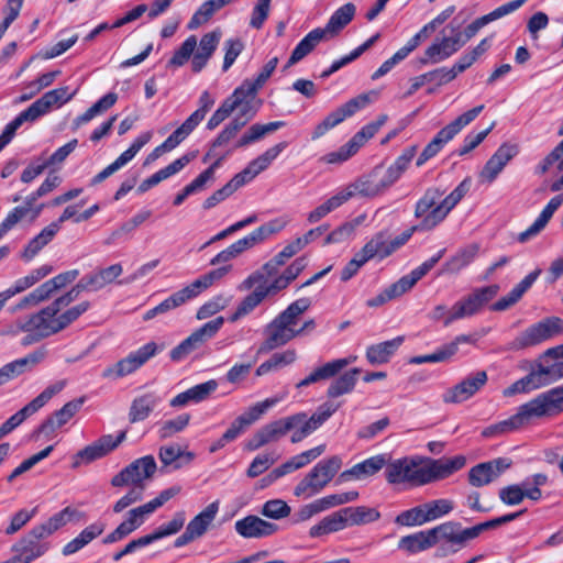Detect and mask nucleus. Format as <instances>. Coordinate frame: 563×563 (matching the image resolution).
<instances>
[{"label": "nucleus", "mask_w": 563, "mask_h": 563, "mask_svg": "<svg viewBox=\"0 0 563 563\" xmlns=\"http://www.w3.org/2000/svg\"><path fill=\"white\" fill-rule=\"evenodd\" d=\"M470 189V181L464 179L445 198L440 200L444 191L438 187L428 188L416 202L415 218L419 223L405 230L394 239H389L393 252L405 245L417 231H430L439 225L450 211L462 200Z\"/></svg>", "instance_id": "nucleus-1"}, {"label": "nucleus", "mask_w": 563, "mask_h": 563, "mask_svg": "<svg viewBox=\"0 0 563 563\" xmlns=\"http://www.w3.org/2000/svg\"><path fill=\"white\" fill-rule=\"evenodd\" d=\"M563 329V320L558 317H551L537 322L525 331L519 333L514 340L507 343V351H521L531 346H536L555 334L560 333Z\"/></svg>", "instance_id": "nucleus-8"}, {"label": "nucleus", "mask_w": 563, "mask_h": 563, "mask_svg": "<svg viewBox=\"0 0 563 563\" xmlns=\"http://www.w3.org/2000/svg\"><path fill=\"white\" fill-rule=\"evenodd\" d=\"M65 380L56 382L55 384L46 387L38 396H36L32 401L12 415L8 420H5L1 426V431L4 432L5 435L11 433L15 428H18L26 418L31 417L35 412H37L41 408H43L56 394L62 391L65 387Z\"/></svg>", "instance_id": "nucleus-18"}, {"label": "nucleus", "mask_w": 563, "mask_h": 563, "mask_svg": "<svg viewBox=\"0 0 563 563\" xmlns=\"http://www.w3.org/2000/svg\"><path fill=\"white\" fill-rule=\"evenodd\" d=\"M159 398L154 393H147L133 399L129 420L131 423L145 420L158 405Z\"/></svg>", "instance_id": "nucleus-46"}, {"label": "nucleus", "mask_w": 563, "mask_h": 563, "mask_svg": "<svg viewBox=\"0 0 563 563\" xmlns=\"http://www.w3.org/2000/svg\"><path fill=\"white\" fill-rule=\"evenodd\" d=\"M466 464L464 455L442 459H424L422 462L423 485L448 478Z\"/></svg>", "instance_id": "nucleus-19"}, {"label": "nucleus", "mask_w": 563, "mask_h": 563, "mask_svg": "<svg viewBox=\"0 0 563 563\" xmlns=\"http://www.w3.org/2000/svg\"><path fill=\"white\" fill-rule=\"evenodd\" d=\"M541 269L537 268L528 274L519 284H517L506 296L498 299L490 307L494 311H504L516 305L523 294L533 285L540 276Z\"/></svg>", "instance_id": "nucleus-33"}, {"label": "nucleus", "mask_w": 563, "mask_h": 563, "mask_svg": "<svg viewBox=\"0 0 563 563\" xmlns=\"http://www.w3.org/2000/svg\"><path fill=\"white\" fill-rule=\"evenodd\" d=\"M230 271V266L219 267L217 269L210 271L209 273L200 276L191 284L178 290L184 302L197 297L203 290L208 289L216 280L221 279L224 275Z\"/></svg>", "instance_id": "nucleus-34"}, {"label": "nucleus", "mask_w": 563, "mask_h": 563, "mask_svg": "<svg viewBox=\"0 0 563 563\" xmlns=\"http://www.w3.org/2000/svg\"><path fill=\"white\" fill-rule=\"evenodd\" d=\"M267 298L266 292L262 287L253 289L242 301L238 305L236 310L229 317L230 322H236L241 318L250 314Z\"/></svg>", "instance_id": "nucleus-56"}, {"label": "nucleus", "mask_w": 563, "mask_h": 563, "mask_svg": "<svg viewBox=\"0 0 563 563\" xmlns=\"http://www.w3.org/2000/svg\"><path fill=\"white\" fill-rule=\"evenodd\" d=\"M123 272L121 264H113L106 268H99L82 277L88 292L99 291L107 285L113 283Z\"/></svg>", "instance_id": "nucleus-37"}, {"label": "nucleus", "mask_w": 563, "mask_h": 563, "mask_svg": "<svg viewBox=\"0 0 563 563\" xmlns=\"http://www.w3.org/2000/svg\"><path fill=\"white\" fill-rule=\"evenodd\" d=\"M46 537L40 533L36 527H33L32 530L12 548V551L15 553L13 556L16 562L31 563L44 555L49 549V543L44 541Z\"/></svg>", "instance_id": "nucleus-20"}, {"label": "nucleus", "mask_w": 563, "mask_h": 563, "mask_svg": "<svg viewBox=\"0 0 563 563\" xmlns=\"http://www.w3.org/2000/svg\"><path fill=\"white\" fill-rule=\"evenodd\" d=\"M76 516H80V514L71 508L65 507L57 514L53 515L46 522L35 526L40 533H43L46 538L53 534L56 530L64 527L68 521H70Z\"/></svg>", "instance_id": "nucleus-57"}, {"label": "nucleus", "mask_w": 563, "mask_h": 563, "mask_svg": "<svg viewBox=\"0 0 563 563\" xmlns=\"http://www.w3.org/2000/svg\"><path fill=\"white\" fill-rule=\"evenodd\" d=\"M238 534L245 539H261L274 534L278 527L255 515H249L234 523Z\"/></svg>", "instance_id": "nucleus-26"}, {"label": "nucleus", "mask_w": 563, "mask_h": 563, "mask_svg": "<svg viewBox=\"0 0 563 563\" xmlns=\"http://www.w3.org/2000/svg\"><path fill=\"white\" fill-rule=\"evenodd\" d=\"M499 286L496 284L476 288L468 296L462 298L452 306L450 313L444 320V327L450 325L456 320L478 313L486 303L497 296Z\"/></svg>", "instance_id": "nucleus-9"}, {"label": "nucleus", "mask_w": 563, "mask_h": 563, "mask_svg": "<svg viewBox=\"0 0 563 563\" xmlns=\"http://www.w3.org/2000/svg\"><path fill=\"white\" fill-rule=\"evenodd\" d=\"M371 101L372 99L369 93H362L350 99L347 102L330 112L323 121L316 125L311 134V139L318 140L323 136L329 130L343 122L346 118L352 117L357 111L364 109L371 103Z\"/></svg>", "instance_id": "nucleus-17"}, {"label": "nucleus", "mask_w": 563, "mask_h": 563, "mask_svg": "<svg viewBox=\"0 0 563 563\" xmlns=\"http://www.w3.org/2000/svg\"><path fill=\"white\" fill-rule=\"evenodd\" d=\"M159 460L165 465H173L174 468L181 467L180 459H185L186 463H190L195 459L192 452H184L177 445H166L159 449Z\"/></svg>", "instance_id": "nucleus-64"}, {"label": "nucleus", "mask_w": 563, "mask_h": 563, "mask_svg": "<svg viewBox=\"0 0 563 563\" xmlns=\"http://www.w3.org/2000/svg\"><path fill=\"white\" fill-rule=\"evenodd\" d=\"M351 358H335L321 366L316 367L309 375L296 384V388L301 389L312 384L334 378L343 368L351 364Z\"/></svg>", "instance_id": "nucleus-30"}, {"label": "nucleus", "mask_w": 563, "mask_h": 563, "mask_svg": "<svg viewBox=\"0 0 563 563\" xmlns=\"http://www.w3.org/2000/svg\"><path fill=\"white\" fill-rule=\"evenodd\" d=\"M405 336L399 335L391 340L372 344L366 350V360L372 365L387 363L404 343Z\"/></svg>", "instance_id": "nucleus-38"}, {"label": "nucleus", "mask_w": 563, "mask_h": 563, "mask_svg": "<svg viewBox=\"0 0 563 563\" xmlns=\"http://www.w3.org/2000/svg\"><path fill=\"white\" fill-rule=\"evenodd\" d=\"M37 316H38V312L32 313L26 317L19 318L14 322L15 329H13L11 331L12 334H16L19 332L27 333L22 340L23 345H29L31 343L38 342V341L52 335V334L44 335V331L41 330L40 328H37V322L34 321V319H36Z\"/></svg>", "instance_id": "nucleus-45"}, {"label": "nucleus", "mask_w": 563, "mask_h": 563, "mask_svg": "<svg viewBox=\"0 0 563 563\" xmlns=\"http://www.w3.org/2000/svg\"><path fill=\"white\" fill-rule=\"evenodd\" d=\"M104 528L106 525L102 522H93L89 525L75 539L64 545L62 551L63 554L70 555L78 552L93 539L99 537L104 531Z\"/></svg>", "instance_id": "nucleus-49"}, {"label": "nucleus", "mask_w": 563, "mask_h": 563, "mask_svg": "<svg viewBox=\"0 0 563 563\" xmlns=\"http://www.w3.org/2000/svg\"><path fill=\"white\" fill-rule=\"evenodd\" d=\"M156 467L152 455L136 459L112 477L111 485L114 487L144 486V482L154 475Z\"/></svg>", "instance_id": "nucleus-16"}, {"label": "nucleus", "mask_w": 563, "mask_h": 563, "mask_svg": "<svg viewBox=\"0 0 563 563\" xmlns=\"http://www.w3.org/2000/svg\"><path fill=\"white\" fill-rule=\"evenodd\" d=\"M78 276V269H70L56 275L23 297L15 306L11 308V312H16L24 308L32 307L47 300L55 291L73 283L77 279Z\"/></svg>", "instance_id": "nucleus-15"}, {"label": "nucleus", "mask_w": 563, "mask_h": 563, "mask_svg": "<svg viewBox=\"0 0 563 563\" xmlns=\"http://www.w3.org/2000/svg\"><path fill=\"white\" fill-rule=\"evenodd\" d=\"M454 55L446 36L437 37L431 45H429L423 55L419 57V64L432 65L441 63Z\"/></svg>", "instance_id": "nucleus-47"}, {"label": "nucleus", "mask_w": 563, "mask_h": 563, "mask_svg": "<svg viewBox=\"0 0 563 563\" xmlns=\"http://www.w3.org/2000/svg\"><path fill=\"white\" fill-rule=\"evenodd\" d=\"M347 527L346 518L343 515V508L323 517L317 525L309 530L311 538H319L329 533L338 532Z\"/></svg>", "instance_id": "nucleus-43"}, {"label": "nucleus", "mask_w": 563, "mask_h": 563, "mask_svg": "<svg viewBox=\"0 0 563 563\" xmlns=\"http://www.w3.org/2000/svg\"><path fill=\"white\" fill-rule=\"evenodd\" d=\"M89 307L90 303L88 301H82L64 312H60L64 307H58L54 313L49 311V313L46 314L45 312L48 310L47 306L38 311V316L34 321L37 322V328L44 331V335L56 334L76 321Z\"/></svg>", "instance_id": "nucleus-12"}, {"label": "nucleus", "mask_w": 563, "mask_h": 563, "mask_svg": "<svg viewBox=\"0 0 563 563\" xmlns=\"http://www.w3.org/2000/svg\"><path fill=\"white\" fill-rule=\"evenodd\" d=\"M417 153V145L409 146L396 158V161L387 168L385 177L387 181L394 185L408 168Z\"/></svg>", "instance_id": "nucleus-58"}, {"label": "nucleus", "mask_w": 563, "mask_h": 563, "mask_svg": "<svg viewBox=\"0 0 563 563\" xmlns=\"http://www.w3.org/2000/svg\"><path fill=\"white\" fill-rule=\"evenodd\" d=\"M247 123V119L234 118L228 123L223 130L218 134V136L212 141L209 151L207 152L203 161L211 158V156L217 155V150L219 147L225 146L231 140H233L238 133L241 131L243 126Z\"/></svg>", "instance_id": "nucleus-48"}, {"label": "nucleus", "mask_w": 563, "mask_h": 563, "mask_svg": "<svg viewBox=\"0 0 563 563\" xmlns=\"http://www.w3.org/2000/svg\"><path fill=\"white\" fill-rule=\"evenodd\" d=\"M340 404H332L330 401L320 405L311 417H308L306 412H297L288 416V418H296L300 421L296 422V426L291 428V443H299L317 429H319L336 410L340 408Z\"/></svg>", "instance_id": "nucleus-14"}, {"label": "nucleus", "mask_w": 563, "mask_h": 563, "mask_svg": "<svg viewBox=\"0 0 563 563\" xmlns=\"http://www.w3.org/2000/svg\"><path fill=\"white\" fill-rule=\"evenodd\" d=\"M499 499L507 506H516L523 501L525 498H528L533 501H538L542 497V492L534 489H530L527 492H522L520 485L512 484L503 487L498 493Z\"/></svg>", "instance_id": "nucleus-51"}, {"label": "nucleus", "mask_w": 563, "mask_h": 563, "mask_svg": "<svg viewBox=\"0 0 563 563\" xmlns=\"http://www.w3.org/2000/svg\"><path fill=\"white\" fill-rule=\"evenodd\" d=\"M298 421L299 420L296 418L285 417L265 424L247 441L246 449L255 451L269 442L277 441L290 432L291 428L296 426V422L298 423Z\"/></svg>", "instance_id": "nucleus-21"}, {"label": "nucleus", "mask_w": 563, "mask_h": 563, "mask_svg": "<svg viewBox=\"0 0 563 563\" xmlns=\"http://www.w3.org/2000/svg\"><path fill=\"white\" fill-rule=\"evenodd\" d=\"M510 466L507 459H496L473 466L468 472V482L474 487H482L495 481Z\"/></svg>", "instance_id": "nucleus-24"}, {"label": "nucleus", "mask_w": 563, "mask_h": 563, "mask_svg": "<svg viewBox=\"0 0 563 563\" xmlns=\"http://www.w3.org/2000/svg\"><path fill=\"white\" fill-rule=\"evenodd\" d=\"M58 233V223H49L36 236L29 241L21 252V260L31 262Z\"/></svg>", "instance_id": "nucleus-39"}, {"label": "nucleus", "mask_w": 563, "mask_h": 563, "mask_svg": "<svg viewBox=\"0 0 563 563\" xmlns=\"http://www.w3.org/2000/svg\"><path fill=\"white\" fill-rule=\"evenodd\" d=\"M478 251L479 246L477 244H470L461 249L445 263L443 271L450 274H457L475 260Z\"/></svg>", "instance_id": "nucleus-54"}, {"label": "nucleus", "mask_w": 563, "mask_h": 563, "mask_svg": "<svg viewBox=\"0 0 563 563\" xmlns=\"http://www.w3.org/2000/svg\"><path fill=\"white\" fill-rule=\"evenodd\" d=\"M224 318L220 316L196 329L189 336L170 350V360L178 363L187 358L192 352L199 350L207 341L212 339L222 328Z\"/></svg>", "instance_id": "nucleus-10"}, {"label": "nucleus", "mask_w": 563, "mask_h": 563, "mask_svg": "<svg viewBox=\"0 0 563 563\" xmlns=\"http://www.w3.org/2000/svg\"><path fill=\"white\" fill-rule=\"evenodd\" d=\"M45 356L46 350L41 347L22 358H18L3 365L0 368V386L24 373L27 366H34L41 363Z\"/></svg>", "instance_id": "nucleus-31"}, {"label": "nucleus", "mask_w": 563, "mask_h": 563, "mask_svg": "<svg viewBox=\"0 0 563 563\" xmlns=\"http://www.w3.org/2000/svg\"><path fill=\"white\" fill-rule=\"evenodd\" d=\"M434 545V536L431 530L419 531L409 536H405L399 540L398 547L408 553H418Z\"/></svg>", "instance_id": "nucleus-53"}, {"label": "nucleus", "mask_w": 563, "mask_h": 563, "mask_svg": "<svg viewBox=\"0 0 563 563\" xmlns=\"http://www.w3.org/2000/svg\"><path fill=\"white\" fill-rule=\"evenodd\" d=\"M278 65V57L271 58L258 73L253 81L245 80L236 89L243 90V97L245 95H256L257 90L262 88L268 78L272 76Z\"/></svg>", "instance_id": "nucleus-61"}, {"label": "nucleus", "mask_w": 563, "mask_h": 563, "mask_svg": "<svg viewBox=\"0 0 563 563\" xmlns=\"http://www.w3.org/2000/svg\"><path fill=\"white\" fill-rule=\"evenodd\" d=\"M285 125L284 121H274L266 124H252L238 140L234 148L246 147L247 145L262 140L266 134L273 133Z\"/></svg>", "instance_id": "nucleus-50"}, {"label": "nucleus", "mask_w": 563, "mask_h": 563, "mask_svg": "<svg viewBox=\"0 0 563 563\" xmlns=\"http://www.w3.org/2000/svg\"><path fill=\"white\" fill-rule=\"evenodd\" d=\"M324 31L321 27L313 29L310 31L294 48L286 67H290L302 58H305L308 54H310L316 46L325 40Z\"/></svg>", "instance_id": "nucleus-41"}, {"label": "nucleus", "mask_w": 563, "mask_h": 563, "mask_svg": "<svg viewBox=\"0 0 563 563\" xmlns=\"http://www.w3.org/2000/svg\"><path fill=\"white\" fill-rule=\"evenodd\" d=\"M230 271V266L219 267L217 269L210 271L209 273L200 276L191 284L178 290L184 302L197 297L203 290L208 289L216 280L221 279L224 275Z\"/></svg>", "instance_id": "nucleus-35"}, {"label": "nucleus", "mask_w": 563, "mask_h": 563, "mask_svg": "<svg viewBox=\"0 0 563 563\" xmlns=\"http://www.w3.org/2000/svg\"><path fill=\"white\" fill-rule=\"evenodd\" d=\"M389 456L387 454H377L355 464L353 467L343 471L340 474L341 482L351 479H363L378 473L383 467L387 466Z\"/></svg>", "instance_id": "nucleus-29"}, {"label": "nucleus", "mask_w": 563, "mask_h": 563, "mask_svg": "<svg viewBox=\"0 0 563 563\" xmlns=\"http://www.w3.org/2000/svg\"><path fill=\"white\" fill-rule=\"evenodd\" d=\"M343 515L346 518L347 527L371 523L380 518V512L377 509L366 506L345 507Z\"/></svg>", "instance_id": "nucleus-55"}, {"label": "nucleus", "mask_w": 563, "mask_h": 563, "mask_svg": "<svg viewBox=\"0 0 563 563\" xmlns=\"http://www.w3.org/2000/svg\"><path fill=\"white\" fill-rule=\"evenodd\" d=\"M422 459L401 457L387 462L385 470L386 481L389 484H404L410 486H423Z\"/></svg>", "instance_id": "nucleus-13"}, {"label": "nucleus", "mask_w": 563, "mask_h": 563, "mask_svg": "<svg viewBox=\"0 0 563 563\" xmlns=\"http://www.w3.org/2000/svg\"><path fill=\"white\" fill-rule=\"evenodd\" d=\"M82 404L84 398L66 402L59 410L55 411L51 417L43 421L36 432L45 434L46 437H52L57 429L66 424L76 415Z\"/></svg>", "instance_id": "nucleus-28"}, {"label": "nucleus", "mask_w": 563, "mask_h": 563, "mask_svg": "<svg viewBox=\"0 0 563 563\" xmlns=\"http://www.w3.org/2000/svg\"><path fill=\"white\" fill-rule=\"evenodd\" d=\"M164 345L161 347L153 341L147 342L146 344L139 347L136 351L131 352L126 357L118 361L115 364L107 367L102 372L103 378L109 379H119L124 376H128L135 371H137L141 366H143L150 358L154 357L158 351L163 350Z\"/></svg>", "instance_id": "nucleus-11"}, {"label": "nucleus", "mask_w": 563, "mask_h": 563, "mask_svg": "<svg viewBox=\"0 0 563 563\" xmlns=\"http://www.w3.org/2000/svg\"><path fill=\"white\" fill-rule=\"evenodd\" d=\"M221 33L212 31L206 33L199 42L198 48L191 58L192 71L199 73L207 65L208 60L214 53L220 42Z\"/></svg>", "instance_id": "nucleus-32"}, {"label": "nucleus", "mask_w": 563, "mask_h": 563, "mask_svg": "<svg viewBox=\"0 0 563 563\" xmlns=\"http://www.w3.org/2000/svg\"><path fill=\"white\" fill-rule=\"evenodd\" d=\"M444 250H440L434 256L423 262L421 265L412 269L408 275L402 276L396 283L391 284L377 296L368 299L366 306L377 308L391 299L398 298L409 291L424 275H427L434 265L442 258Z\"/></svg>", "instance_id": "nucleus-6"}, {"label": "nucleus", "mask_w": 563, "mask_h": 563, "mask_svg": "<svg viewBox=\"0 0 563 563\" xmlns=\"http://www.w3.org/2000/svg\"><path fill=\"white\" fill-rule=\"evenodd\" d=\"M360 252L361 256H364L367 261L373 258L384 260L390 256L394 252L390 245L388 232L383 230L375 233L360 250Z\"/></svg>", "instance_id": "nucleus-36"}, {"label": "nucleus", "mask_w": 563, "mask_h": 563, "mask_svg": "<svg viewBox=\"0 0 563 563\" xmlns=\"http://www.w3.org/2000/svg\"><path fill=\"white\" fill-rule=\"evenodd\" d=\"M283 229V224H280L277 220L271 221L268 223H265L257 229H255L252 233L249 235L240 239L242 243L244 244V247L246 250L251 249L257 243L263 242L266 240L269 235L277 233Z\"/></svg>", "instance_id": "nucleus-63"}, {"label": "nucleus", "mask_w": 563, "mask_h": 563, "mask_svg": "<svg viewBox=\"0 0 563 563\" xmlns=\"http://www.w3.org/2000/svg\"><path fill=\"white\" fill-rule=\"evenodd\" d=\"M125 439V432H120L117 437L112 434L102 435L99 440L90 445L85 446L76 454V459L86 463L93 462L103 457L113 451Z\"/></svg>", "instance_id": "nucleus-27"}, {"label": "nucleus", "mask_w": 563, "mask_h": 563, "mask_svg": "<svg viewBox=\"0 0 563 563\" xmlns=\"http://www.w3.org/2000/svg\"><path fill=\"white\" fill-rule=\"evenodd\" d=\"M487 379L485 371H477L448 389L442 396L443 401L446 404L463 402L474 396L487 383Z\"/></svg>", "instance_id": "nucleus-23"}, {"label": "nucleus", "mask_w": 563, "mask_h": 563, "mask_svg": "<svg viewBox=\"0 0 563 563\" xmlns=\"http://www.w3.org/2000/svg\"><path fill=\"white\" fill-rule=\"evenodd\" d=\"M185 521H186L185 512L177 511L174 514L170 521L161 525L153 532H151L146 536L150 539L151 543H153L157 540H161L163 538L174 536L183 529Z\"/></svg>", "instance_id": "nucleus-62"}, {"label": "nucleus", "mask_w": 563, "mask_h": 563, "mask_svg": "<svg viewBox=\"0 0 563 563\" xmlns=\"http://www.w3.org/2000/svg\"><path fill=\"white\" fill-rule=\"evenodd\" d=\"M228 4L227 0H208L205 1L198 10L194 13L191 16L188 29L195 30L202 25L203 23L208 22L211 16L217 12L218 10L222 9Z\"/></svg>", "instance_id": "nucleus-60"}, {"label": "nucleus", "mask_w": 563, "mask_h": 563, "mask_svg": "<svg viewBox=\"0 0 563 563\" xmlns=\"http://www.w3.org/2000/svg\"><path fill=\"white\" fill-rule=\"evenodd\" d=\"M219 511V501L209 504L201 512L195 516L187 525L186 530L195 538L202 537Z\"/></svg>", "instance_id": "nucleus-44"}, {"label": "nucleus", "mask_w": 563, "mask_h": 563, "mask_svg": "<svg viewBox=\"0 0 563 563\" xmlns=\"http://www.w3.org/2000/svg\"><path fill=\"white\" fill-rule=\"evenodd\" d=\"M278 401V398H267L251 406L245 412L233 420L228 430L223 433V440H228L229 442L234 441Z\"/></svg>", "instance_id": "nucleus-22"}, {"label": "nucleus", "mask_w": 563, "mask_h": 563, "mask_svg": "<svg viewBox=\"0 0 563 563\" xmlns=\"http://www.w3.org/2000/svg\"><path fill=\"white\" fill-rule=\"evenodd\" d=\"M389 187L390 184L387 181L385 176L379 178L377 174L373 173L356 179L341 191L342 194H350V200L356 195L368 198L376 197Z\"/></svg>", "instance_id": "nucleus-25"}, {"label": "nucleus", "mask_w": 563, "mask_h": 563, "mask_svg": "<svg viewBox=\"0 0 563 563\" xmlns=\"http://www.w3.org/2000/svg\"><path fill=\"white\" fill-rule=\"evenodd\" d=\"M243 90L234 89V91L223 100L221 106L210 117L207 122V129L214 130L218 128L234 110L238 109L241 103H243Z\"/></svg>", "instance_id": "nucleus-40"}, {"label": "nucleus", "mask_w": 563, "mask_h": 563, "mask_svg": "<svg viewBox=\"0 0 563 563\" xmlns=\"http://www.w3.org/2000/svg\"><path fill=\"white\" fill-rule=\"evenodd\" d=\"M349 196L350 194H342V191H340L334 196L330 197L328 200H325L323 203H321L307 214V221L311 224L319 222L333 210L338 209L343 203H345L349 200Z\"/></svg>", "instance_id": "nucleus-59"}, {"label": "nucleus", "mask_w": 563, "mask_h": 563, "mask_svg": "<svg viewBox=\"0 0 563 563\" xmlns=\"http://www.w3.org/2000/svg\"><path fill=\"white\" fill-rule=\"evenodd\" d=\"M309 307L310 300L308 298H300L278 313L264 328V341L258 347V353H268L297 338L298 332H295V325L299 316L307 311Z\"/></svg>", "instance_id": "nucleus-3"}, {"label": "nucleus", "mask_w": 563, "mask_h": 563, "mask_svg": "<svg viewBox=\"0 0 563 563\" xmlns=\"http://www.w3.org/2000/svg\"><path fill=\"white\" fill-rule=\"evenodd\" d=\"M73 98V93H68L67 87H60L57 89L45 92L40 99L34 101L26 110L20 112L11 122H9L3 133H5L12 140L16 130L24 122H33L41 115L47 113L53 106H60L66 103Z\"/></svg>", "instance_id": "nucleus-5"}, {"label": "nucleus", "mask_w": 563, "mask_h": 563, "mask_svg": "<svg viewBox=\"0 0 563 563\" xmlns=\"http://www.w3.org/2000/svg\"><path fill=\"white\" fill-rule=\"evenodd\" d=\"M484 104L477 106L463 114L459 115L451 123L441 129L435 136L427 144L419 157L416 165L418 167L426 164L430 158L434 157L443 146L457 135L463 128L473 122L478 114L483 111Z\"/></svg>", "instance_id": "nucleus-7"}, {"label": "nucleus", "mask_w": 563, "mask_h": 563, "mask_svg": "<svg viewBox=\"0 0 563 563\" xmlns=\"http://www.w3.org/2000/svg\"><path fill=\"white\" fill-rule=\"evenodd\" d=\"M342 467V459L333 455L319 461L295 486L296 497L309 498L321 493Z\"/></svg>", "instance_id": "nucleus-4"}, {"label": "nucleus", "mask_w": 563, "mask_h": 563, "mask_svg": "<svg viewBox=\"0 0 563 563\" xmlns=\"http://www.w3.org/2000/svg\"><path fill=\"white\" fill-rule=\"evenodd\" d=\"M354 14L355 5L353 3H346L334 11V13L330 16L327 25L322 29L324 31V35L327 37L336 35L352 21Z\"/></svg>", "instance_id": "nucleus-52"}, {"label": "nucleus", "mask_w": 563, "mask_h": 563, "mask_svg": "<svg viewBox=\"0 0 563 563\" xmlns=\"http://www.w3.org/2000/svg\"><path fill=\"white\" fill-rule=\"evenodd\" d=\"M360 373L361 369L354 367L346 371L339 377L335 376L327 389V397L330 399H335L352 393L357 383Z\"/></svg>", "instance_id": "nucleus-42"}, {"label": "nucleus", "mask_w": 563, "mask_h": 563, "mask_svg": "<svg viewBox=\"0 0 563 563\" xmlns=\"http://www.w3.org/2000/svg\"><path fill=\"white\" fill-rule=\"evenodd\" d=\"M563 412V384L539 394L521 405L516 415L485 428L482 435L490 438L521 428L532 418L553 417Z\"/></svg>", "instance_id": "nucleus-2"}]
</instances>
